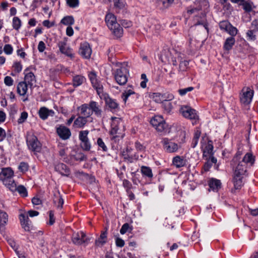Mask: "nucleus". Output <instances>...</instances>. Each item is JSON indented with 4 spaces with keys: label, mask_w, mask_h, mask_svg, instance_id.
Returning a JSON list of instances; mask_svg holds the SVG:
<instances>
[{
    "label": "nucleus",
    "mask_w": 258,
    "mask_h": 258,
    "mask_svg": "<svg viewBox=\"0 0 258 258\" xmlns=\"http://www.w3.org/2000/svg\"><path fill=\"white\" fill-rule=\"evenodd\" d=\"M13 175L14 172L10 168H3L0 173V179L13 192L16 189V183L13 178Z\"/></svg>",
    "instance_id": "1"
},
{
    "label": "nucleus",
    "mask_w": 258,
    "mask_h": 258,
    "mask_svg": "<svg viewBox=\"0 0 258 258\" xmlns=\"http://www.w3.org/2000/svg\"><path fill=\"white\" fill-rule=\"evenodd\" d=\"M122 65V63L117 62L116 66L119 67V68L117 69L113 73L114 79L119 85H124L126 83L127 75L129 73L128 70Z\"/></svg>",
    "instance_id": "2"
},
{
    "label": "nucleus",
    "mask_w": 258,
    "mask_h": 258,
    "mask_svg": "<svg viewBox=\"0 0 258 258\" xmlns=\"http://www.w3.org/2000/svg\"><path fill=\"white\" fill-rule=\"evenodd\" d=\"M111 120V130L110 131V134L113 136L111 140L116 141L117 139L119 140V139H122L124 134H121L118 132V126L121 122V119L116 117H112Z\"/></svg>",
    "instance_id": "3"
},
{
    "label": "nucleus",
    "mask_w": 258,
    "mask_h": 258,
    "mask_svg": "<svg viewBox=\"0 0 258 258\" xmlns=\"http://www.w3.org/2000/svg\"><path fill=\"white\" fill-rule=\"evenodd\" d=\"M150 123L159 132L167 131L168 125L160 116H155L150 121Z\"/></svg>",
    "instance_id": "4"
},
{
    "label": "nucleus",
    "mask_w": 258,
    "mask_h": 258,
    "mask_svg": "<svg viewBox=\"0 0 258 258\" xmlns=\"http://www.w3.org/2000/svg\"><path fill=\"white\" fill-rule=\"evenodd\" d=\"M27 143L30 150L33 152H39L41 149V144L35 136H31L27 139Z\"/></svg>",
    "instance_id": "5"
},
{
    "label": "nucleus",
    "mask_w": 258,
    "mask_h": 258,
    "mask_svg": "<svg viewBox=\"0 0 258 258\" xmlns=\"http://www.w3.org/2000/svg\"><path fill=\"white\" fill-rule=\"evenodd\" d=\"M242 92L240 96L241 103L245 105L249 104L251 101L253 91L249 87H245L242 89Z\"/></svg>",
    "instance_id": "6"
},
{
    "label": "nucleus",
    "mask_w": 258,
    "mask_h": 258,
    "mask_svg": "<svg viewBox=\"0 0 258 258\" xmlns=\"http://www.w3.org/2000/svg\"><path fill=\"white\" fill-rule=\"evenodd\" d=\"M108 28L112 31V33L117 38H119L123 34V29L120 24L116 21H111L106 22Z\"/></svg>",
    "instance_id": "7"
},
{
    "label": "nucleus",
    "mask_w": 258,
    "mask_h": 258,
    "mask_svg": "<svg viewBox=\"0 0 258 258\" xmlns=\"http://www.w3.org/2000/svg\"><path fill=\"white\" fill-rule=\"evenodd\" d=\"M101 99L105 101L106 106L112 112L116 111L119 109L118 103L115 99L110 98L108 94H104Z\"/></svg>",
    "instance_id": "8"
},
{
    "label": "nucleus",
    "mask_w": 258,
    "mask_h": 258,
    "mask_svg": "<svg viewBox=\"0 0 258 258\" xmlns=\"http://www.w3.org/2000/svg\"><path fill=\"white\" fill-rule=\"evenodd\" d=\"M79 52L83 57L89 58L92 53L89 44L86 42L81 44Z\"/></svg>",
    "instance_id": "9"
},
{
    "label": "nucleus",
    "mask_w": 258,
    "mask_h": 258,
    "mask_svg": "<svg viewBox=\"0 0 258 258\" xmlns=\"http://www.w3.org/2000/svg\"><path fill=\"white\" fill-rule=\"evenodd\" d=\"M182 114L183 116L190 119H199V116L197 114L196 111L190 108L185 107L181 108Z\"/></svg>",
    "instance_id": "10"
},
{
    "label": "nucleus",
    "mask_w": 258,
    "mask_h": 258,
    "mask_svg": "<svg viewBox=\"0 0 258 258\" xmlns=\"http://www.w3.org/2000/svg\"><path fill=\"white\" fill-rule=\"evenodd\" d=\"M28 70L29 69L27 68L24 71L25 77L24 81L23 82L28 84L30 88H32L33 87L34 85L36 83V81L35 76L33 73L27 72Z\"/></svg>",
    "instance_id": "11"
},
{
    "label": "nucleus",
    "mask_w": 258,
    "mask_h": 258,
    "mask_svg": "<svg viewBox=\"0 0 258 258\" xmlns=\"http://www.w3.org/2000/svg\"><path fill=\"white\" fill-rule=\"evenodd\" d=\"M56 132L59 137L62 140L68 139L71 135L70 130L65 126L60 125L56 128Z\"/></svg>",
    "instance_id": "12"
},
{
    "label": "nucleus",
    "mask_w": 258,
    "mask_h": 258,
    "mask_svg": "<svg viewBox=\"0 0 258 258\" xmlns=\"http://www.w3.org/2000/svg\"><path fill=\"white\" fill-rule=\"evenodd\" d=\"M194 21H195V25H203L207 32H208L209 29L208 27V23L206 20L205 13L201 12L198 15L196 16L194 18Z\"/></svg>",
    "instance_id": "13"
},
{
    "label": "nucleus",
    "mask_w": 258,
    "mask_h": 258,
    "mask_svg": "<svg viewBox=\"0 0 258 258\" xmlns=\"http://www.w3.org/2000/svg\"><path fill=\"white\" fill-rule=\"evenodd\" d=\"M55 171L58 172L61 175L69 176L71 170L68 166L62 163H59L55 165Z\"/></svg>",
    "instance_id": "14"
},
{
    "label": "nucleus",
    "mask_w": 258,
    "mask_h": 258,
    "mask_svg": "<svg viewBox=\"0 0 258 258\" xmlns=\"http://www.w3.org/2000/svg\"><path fill=\"white\" fill-rule=\"evenodd\" d=\"M164 147L169 153L174 152L178 149L177 144L170 142L168 139H164Z\"/></svg>",
    "instance_id": "15"
},
{
    "label": "nucleus",
    "mask_w": 258,
    "mask_h": 258,
    "mask_svg": "<svg viewBox=\"0 0 258 258\" xmlns=\"http://www.w3.org/2000/svg\"><path fill=\"white\" fill-rule=\"evenodd\" d=\"M58 45L59 50L62 53L64 54L67 56H70L71 57L74 56L73 54L72 53V49L69 47H66V42L64 41H60L59 42Z\"/></svg>",
    "instance_id": "16"
},
{
    "label": "nucleus",
    "mask_w": 258,
    "mask_h": 258,
    "mask_svg": "<svg viewBox=\"0 0 258 258\" xmlns=\"http://www.w3.org/2000/svg\"><path fill=\"white\" fill-rule=\"evenodd\" d=\"M8 221L7 214L0 210V232L2 234L5 231V225Z\"/></svg>",
    "instance_id": "17"
},
{
    "label": "nucleus",
    "mask_w": 258,
    "mask_h": 258,
    "mask_svg": "<svg viewBox=\"0 0 258 258\" xmlns=\"http://www.w3.org/2000/svg\"><path fill=\"white\" fill-rule=\"evenodd\" d=\"M89 107L92 113L94 112L97 117H101L102 115V110L99 107L98 103L94 101H91L89 103Z\"/></svg>",
    "instance_id": "18"
},
{
    "label": "nucleus",
    "mask_w": 258,
    "mask_h": 258,
    "mask_svg": "<svg viewBox=\"0 0 258 258\" xmlns=\"http://www.w3.org/2000/svg\"><path fill=\"white\" fill-rule=\"evenodd\" d=\"M210 188L214 191H217L221 187V182L220 180L211 178L208 182Z\"/></svg>",
    "instance_id": "19"
},
{
    "label": "nucleus",
    "mask_w": 258,
    "mask_h": 258,
    "mask_svg": "<svg viewBox=\"0 0 258 258\" xmlns=\"http://www.w3.org/2000/svg\"><path fill=\"white\" fill-rule=\"evenodd\" d=\"M20 220L21 222V226L26 231H29L30 230V224H29V219L28 216H25L23 214L20 215Z\"/></svg>",
    "instance_id": "20"
},
{
    "label": "nucleus",
    "mask_w": 258,
    "mask_h": 258,
    "mask_svg": "<svg viewBox=\"0 0 258 258\" xmlns=\"http://www.w3.org/2000/svg\"><path fill=\"white\" fill-rule=\"evenodd\" d=\"M242 178V176L234 174L233 177V183L234 186V189H232L231 190V191L232 192H233L235 189H239L241 188L243 185Z\"/></svg>",
    "instance_id": "21"
},
{
    "label": "nucleus",
    "mask_w": 258,
    "mask_h": 258,
    "mask_svg": "<svg viewBox=\"0 0 258 258\" xmlns=\"http://www.w3.org/2000/svg\"><path fill=\"white\" fill-rule=\"evenodd\" d=\"M246 170L247 165H245V163H243L242 161H240L239 162L238 165L236 167L234 174L242 176L246 172Z\"/></svg>",
    "instance_id": "22"
},
{
    "label": "nucleus",
    "mask_w": 258,
    "mask_h": 258,
    "mask_svg": "<svg viewBox=\"0 0 258 258\" xmlns=\"http://www.w3.org/2000/svg\"><path fill=\"white\" fill-rule=\"evenodd\" d=\"M78 110H81V114L85 117H88L92 115V112L89 107V104H84L78 108Z\"/></svg>",
    "instance_id": "23"
},
{
    "label": "nucleus",
    "mask_w": 258,
    "mask_h": 258,
    "mask_svg": "<svg viewBox=\"0 0 258 258\" xmlns=\"http://www.w3.org/2000/svg\"><path fill=\"white\" fill-rule=\"evenodd\" d=\"M39 115L40 117L43 120L46 119L50 115H52L54 112L52 110H49L45 107H42L39 110Z\"/></svg>",
    "instance_id": "24"
},
{
    "label": "nucleus",
    "mask_w": 258,
    "mask_h": 258,
    "mask_svg": "<svg viewBox=\"0 0 258 258\" xmlns=\"http://www.w3.org/2000/svg\"><path fill=\"white\" fill-rule=\"evenodd\" d=\"M28 86H29L28 85L23 81L19 83L17 88V93L20 96L25 95L27 93Z\"/></svg>",
    "instance_id": "25"
},
{
    "label": "nucleus",
    "mask_w": 258,
    "mask_h": 258,
    "mask_svg": "<svg viewBox=\"0 0 258 258\" xmlns=\"http://www.w3.org/2000/svg\"><path fill=\"white\" fill-rule=\"evenodd\" d=\"M107 228H105V231L102 232L99 238L95 241V244L97 246H102L104 243H106V239L107 238Z\"/></svg>",
    "instance_id": "26"
},
{
    "label": "nucleus",
    "mask_w": 258,
    "mask_h": 258,
    "mask_svg": "<svg viewBox=\"0 0 258 258\" xmlns=\"http://www.w3.org/2000/svg\"><path fill=\"white\" fill-rule=\"evenodd\" d=\"M93 88L96 90L97 94L101 98L104 94L103 92V87L101 83L98 80L94 84H92Z\"/></svg>",
    "instance_id": "27"
},
{
    "label": "nucleus",
    "mask_w": 258,
    "mask_h": 258,
    "mask_svg": "<svg viewBox=\"0 0 258 258\" xmlns=\"http://www.w3.org/2000/svg\"><path fill=\"white\" fill-rule=\"evenodd\" d=\"M87 118L84 116H79L74 122V126L79 128L83 127L87 123Z\"/></svg>",
    "instance_id": "28"
},
{
    "label": "nucleus",
    "mask_w": 258,
    "mask_h": 258,
    "mask_svg": "<svg viewBox=\"0 0 258 258\" xmlns=\"http://www.w3.org/2000/svg\"><path fill=\"white\" fill-rule=\"evenodd\" d=\"M254 157L252 154L251 153H247L241 161L245 163L246 165L247 164H250V165L252 166L254 164Z\"/></svg>",
    "instance_id": "29"
},
{
    "label": "nucleus",
    "mask_w": 258,
    "mask_h": 258,
    "mask_svg": "<svg viewBox=\"0 0 258 258\" xmlns=\"http://www.w3.org/2000/svg\"><path fill=\"white\" fill-rule=\"evenodd\" d=\"M213 148H214V147H213L212 141L211 140L208 141V144L206 145V146L205 147V149L204 150V151H203L204 156H206L205 155L206 153H207L210 155V157L213 156V155L214 154Z\"/></svg>",
    "instance_id": "30"
},
{
    "label": "nucleus",
    "mask_w": 258,
    "mask_h": 258,
    "mask_svg": "<svg viewBox=\"0 0 258 258\" xmlns=\"http://www.w3.org/2000/svg\"><path fill=\"white\" fill-rule=\"evenodd\" d=\"M173 164L177 167H183L185 165V160L180 156H177L173 159Z\"/></svg>",
    "instance_id": "31"
},
{
    "label": "nucleus",
    "mask_w": 258,
    "mask_h": 258,
    "mask_svg": "<svg viewBox=\"0 0 258 258\" xmlns=\"http://www.w3.org/2000/svg\"><path fill=\"white\" fill-rule=\"evenodd\" d=\"M207 161L204 165V169L205 171H208L211 167L213 163L217 162V159L213 156L209 157V159H207Z\"/></svg>",
    "instance_id": "32"
},
{
    "label": "nucleus",
    "mask_w": 258,
    "mask_h": 258,
    "mask_svg": "<svg viewBox=\"0 0 258 258\" xmlns=\"http://www.w3.org/2000/svg\"><path fill=\"white\" fill-rule=\"evenodd\" d=\"M235 38L233 37H230L226 39L224 45L225 50H230L235 43Z\"/></svg>",
    "instance_id": "33"
},
{
    "label": "nucleus",
    "mask_w": 258,
    "mask_h": 258,
    "mask_svg": "<svg viewBox=\"0 0 258 258\" xmlns=\"http://www.w3.org/2000/svg\"><path fill=\"white\" fill-rule=\"evenodd\" d=\"M54 196L55 198L53 199L54 204L57 206V207L61 208L63 204V200L61 196L60 195L58 192L57 194H54Z\"/></svg>",
    "instance_id": "34"
},
{
    "label": "nucleus",
    "mask_w": 258,
    "mask_h": 258,
    "mask_svg": "<svg viewBox=\"0 0 258 258\" xmlns=\"http://www.w3.org/2000/svg\"><path fill=\"white\" fill-rule=\"evenodd\" d=\"M141 173L144 176H145L149 178H151L153 177V173L152 169L147 166H142L141 167Z\"/></svg>",
    "instance_id": "35"
},
{
    "label": "nucleus",
    "mask_w": 258,
    "mask_h": 258,
    "mask_svg": "<svg viewBox=\"0 0 258 258\" xmlns=\"http://www.w3.org/2000/svg\"><path fill=\"white\" fill-rule=\"evenodd\" d=\"M85 78L84 77L80 75H77L73 78V86L78 87L81 85L84 82Z\"/></svg>",
    "instance_id": "36"
},
{
    "label": "nucleus",
    "mask_w": 258,
    "mask_h": 258,
    "mask_svg": "<svg viewBox=\"0 0 258 258\" xmlns=\"http://www.w3.org/2000/svg\"><path fill=\"white\" fill-rule=\"evenodd\" d=\"M16 189L14 191H18L19 194L23 197H26L28 196L27 190L26 187L23 185L17 186L16 184Z\"/></svg>",
    "instance_id": "37"
},
{
    "label": "nucleus",
    "mask_w": 258,
    "mask_h": 258,
    "mask_svg": "<svg viewBox=\"0 0 258 258\" xmlns=\"http://www.w3.org/2000/svg\"><path fill=\"white\" fill-rule=\"evenodd\" d=\"M74 19L73 17L71 16L64 17L61 20V23L65 25H72L74 24Z\"/></svg>",
    "instance_id": "38"
},
{
    "label": "nucleus",
    "mask_w": 258,
    "mask_h": 258,
    "mask_svg": "<svg viewBox=\"0 0 258 258\" xmlns=\"http://www.w3.org/2000/svg\"><path fill=\"white\" fill-rule=\"evenodd\" d=\"M162 106L167 113H169L172 108V103L168 100H163L162 102Z\"/></svg>",
    "instance_id": "39"
},
{
    "label": "nucleus",
    "mask_w": 258,
    "mask_h": 258,
    "mask_svg": "<svg viewBox=\"0 0 258 258\" xmlns=\"http://www.w3.org/2000/svg\"><path fill=\"white\" fill-rule=\"evenodd\" d=\"M131 95H136V98L138 97V94H136L133 90L127 89L126 91H125L123 93V94H122V98H123V101L125 102L126 101L127 98Z\"/></svg>",
    "instance_id": "40"
},
{
    "label": "nucleus",
    "mask_w": 258,
    "mask_h": 258,
    "mask_svg": "<svg viewBox=\"0 0 258 258\" xmlns=\"http://www.w3.org/2000/svg\"><path fill=\"white\" fill-rule=\"evenodd\" d=\"M178 60L180 62L179 64V71H185L188 68L189 64L188 61L185 60L181 61L179 57H178Z\"/></svg>",
    "instance_id": "41"
},
{
    "label": "nucleus",
    "mask_w": 258,
    "mask_h": 258,
    "mask_svg": "<svg viewBox=\"0 0 258 258\" xmlns=\"http://www.w3.org/2000/svg\"><path fill=\"white\" fill-rule=\"evenodd\" d=\"M73 242L77 245H81L83 244V242H86L87 241H84V240H82L81 241V236H80V233H77L75 235H74L72 239Z\"/></svg>",
    "instance_id": "42"
},
{
    "label": "nucleus",
    "mask_w": 258,
    "mask_h": 258,
    "mask_svg": "<svg viewBox=\"0 0 258 258\" xmlns=\"http://www.w3.org/2000/svg\"><path fill=\"white\" fill-rule=\"evenodd\" d=\"M174 0H158V5L163 8H169L173 3Z\"/></svg>",
    "instance_id": "43"
},
{
    "label": "nucleus",
    "mask_w": 258,
    "mask_h": 258,
    "mask_svg": "<svg viewBox=\"0 0 258 258\" xmlns=\"http://www.w3.org/2000/svg\"><path fill=\"white\" fill-rule=\"evenodd\" d=\"M21 26V21L17 17H15L13 19V28L18 30Z\"/></svg>",
    "instance_id": "44"
},
{
    "label": "nucleus",
    "mask_w": 258,
    "mask_h": 258,
    "mask_svg": "<svg viewBox=\"0 0 258 258\" xmlns=\"http://www.w3.org/2000/svg\"><path fill=\"white\" fill-rule=\"evenodd\" d=\"M89 134V131L87 130L86 131H82L79 133V139L82 142L85 140H88V135Z\"/></svg>",
    "instance_id": "45"
},
{
    "label": "nucleus",
    "mask_w": 258,
    "mask_h": 258,
    "mask_svg": "<svg viewBox=\"0 0 258 258\" xmlns=\"http://www.w3.org/2000/svg\"><path fill=\"white\" fill-rule=\"evenodd\" d=\"M240 5H242L243 6V9L246 12H250L252 10L251 5L247 2H244V0L241 1V3L240 4Z\"/></svg>",
    "instance_id": "46"
},
{
    "label": "nucleus",
    "mask_w": 258,
    "mask_h": 258,
    "mask_svg": "<svg viewBox=\"0 0 258 258\" xmlns=\"http://www.w3.org/2000/svg\"><path fill=\"white\" fill-rule=\"evenodd\" d=\"M154 101L157 103H160L164 100L163 96L160 93H155L153 95Z\"/></svg>",
    "instance_id": "47"
},
{
    "label": "nucleus",
    "mask_w": 258,
    "mask_h": 258,
    "mask_svg": "<svg viewBox=\"0 0 258 258\" xmlns=\"http://www.w3.org/2000/svg\"><path fill=\"white\" fill-rule=\"evenodd\" d=\"M228 27H229L226 31L232 36L231 37L235 36L237 33V29L236 28L233 27L230 24Z\"/></svg>",
    "instance_id": "48"
},
{
    "label": "nucleus",
    "mask_w": 258,
    "mask_h": 258,
    "mask_svg": "<svg viewBox=\"0 0 258 258\" xmlns=\"http://www.w3.org/2000/svg\"><path fill=\"white\" fill-rule=\"evenodd\" d=\"M81 146L85 151H89L91 148V145L88 140H85L81 142Z\"/></svg>",
    "instance_id": "49"
},
{
    "label": "nucleus",
    "mask_w": 258,
    "mask_h": 258,
    "mask_svg": "<svg viewBox=\"0 0 258 258\" xmlns=\"http://www.w3.org/2000/svg\"><path fill=\"white\" fill-rule=\"evenodd\" d=\"M257 32L255 31H253L252 29H250L246 33V35L248 37V39L250 40H255L256 39V35L255 33Z\"/></svg>",
    "instance_id": "50"
},
{
    "label": "nucleus",
    "mask_w": 258,
    "mask_h": 258,
    "mask_svg": "<svg viewBox=\"0 0 258 258\" xmlns=\"http://www.w3.org/2000/svg\"><path fill=\"white\" fill-rule=\"evenodd\" d=\"M130 229V230H132V227H131L130 226V225L128 223H124L122 226V227L120 230V232L121 234H124L126 232H127Z\"/></svg>",
    "instance_id": "51"
},
{
    "label": "nucleus",
    "mask_w": 258,
    "mask_h": 258,
    "mask_svg": "<svg viewBox=\"0 0 258 258\" xmlns=\"http://www.w3.org/2000/svg\"><path fill=\"white\" fill-rule=\"evenodd\" d=\"M67 5L71 8H76L79 6V0H67Z\"/></svg>",
    "instance_id": "52"
},
{
    "label": "nucleus",
    "mask_w": 258,
    "mask_h": 258,
    "mask_svg": "<svg viewBox=\"0 0 258 258\" xmlns=\"http://www.w3.org/2000/svg\"><path fill=\"white\" fill-rule=\"evenodd\" d=\"M120 23V25H121L124 28H129L132 26V22L130 21H127L126 20H119Z\"/></svg>",
    "instance_id": "53"
},
{
    "label": "nucleus",
    "mask_w": 258,
    "mask_h": 258,
    "mask_svg": "<svg viewBox=\"0 0 258 258\" xmlns=\"http://www.w3.org/2000/svg\"><path fill=\"white\" fill-rule=\"evenodd\" d=\"M29 166L25 162L20 163L19 166V169L22 172H25L28 170Z\"/></svg>",
    "instance_id": "54"
},
{
    "label": "nucleus",
    "mask_w": 258,
    "mask_h": 258,
    "mask_svg": "<svg viewBox=\"0 0 258 258\" xmlns=\"http://www.w3.org/2000/svg\"><path fill=\"white\" fill-rule=\"evenodd\" d=\"M27 117H28L27 112H26L25 111L22 112L20 118L18 120V123H23L26 120Z\"/></svg>",
    "instance_id": "55"
},
{
    "label": "nucleus",
    "mask_w": 258,
    "mask_h": 258,
    "mask_svg": "<svg viewBox=\"0 0 258 258\" xmlns=\"http://www.w3.org/2000/svg\"><path fill=\"white\" fill-rule=\"evenodd\" d=\"M194 89V88L192 87H189L186 88L179 89L178 90V92L180 95L183 96L185 95L187 92L192 91Z\"/></svg>",
    "instance_id": "56"
},
{
    "label": "nucleus",
    "mask_w": 258,
    "mask_h": 258,
    "mask_svg": "<svg viewBox=\"0 0 258 258\" xmlns=\"http://www.w3.org/2000/svg\"><path fill=\"white\" fill-rule=\"evenodd\" d=\"M4 83L8 86H11L13 85L14 80L10 76H6L4 79Z\"/></svg>",
    "instance_id": "57"
},
{
    "label": "nucleus",
    "mask_w": 258,
    "mask_h": 258,
    "mask_svg": "<svg viewBox=\"0 0 258 258\" xmlns=\"http://www.w3.org/2000/svg\"><path fill=\"white\" fill-rule=\"evenodd\" d=\"M97 144L99 147L102 149L103 151H106L107 150V147L100 138H98L97 140Z\"/></svg>",
    "instance_id": "58"
},
{
    "label": "nucleus",
    "mask_w": 258,
    "mask_h": 258,
    "mask_svg": "<svg viewBox=\"0 0 258 258\" xmlns=\"http://www.w3.org/2000/svg\"><path fill=\"white\" fill-rule=\"evenodd\" d=\"M75 159L76 161H82L86 159V157L82 153H79L75 156Z\"/></svg>",
    "instance_id": "59"
},
{
    "label": "nucleus",
    "mask_w": 258,
    "mask_h": 258,
    "mask_svg": "<svg viewBox=\"0 0 258 258\" xmlns=\"http://www.w3.org/2000/svg\"><path fill=\"white\" fill-rule=\"evenodd\" d=\"M230 23L226 21H223L220 23L219 26L221 29L225 30L226 31L228 28Z\"/></svg>",
    "instance_id": "60"
},
{
    "label": "nucleus",
    "mask_w": 258,
    "mask_h": 258,
    "mask_svg": "<svg viewBox=\"0 0 258 258\" xmlns=\"http://www.w3.org/2000/svg\"><path fill=\"white\" fill-rule=\"evenodd\" d=\"M13 47L10 44H6L4 48V52L7 54H10L13 52Z\"/></svg>",
    "instance_id": "61"
},
{
    "label": "nucleus",
    "mask_w": 258,
    "mask_h": 258,
    "mask_svg": "<svg viewBox=\"0 0 258 258\" xmlns=\"http://www.w3.org/2000/svg\"><path fill=\"white\" fill-rule=\"evenodd\" d=\"M114 7L119 10L121 9L124 7V4L120 0H113Z\"/></svg>",
    "instance_id": "62"
},
{
    "label": "nucleus",
    "mask_w": 258,
    "mask_h": 258,
    "mask_svg": "<svg viewBox=\"0 0 258 258\" xmlns=\"http://www.w3.org/2000/svg\"><path fill=\"white\" fill-rule=\"evenodd\" d=\"M13 67L14 68L15 71L17 73H19L22 69V65L20 62H15Z\"/></svg>",
    "instance_id": "63"
},
{
    "label": "nucleus",
    "mask_w": 258,
    "mask_h": 258,
    "mask_svg": "<svg viewBox=\"0 0 258 258\" xmlns=\"http://www.w3.org/2000/svg\"><path fill=\"white\" fill-rule=\"evenodd\" d=\"M250 29H252L253 31L258 32V19H255L252 22Z\"/></svg>",
    "instance_id": "64"
}]
</instances>
